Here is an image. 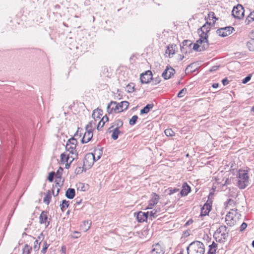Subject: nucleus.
I'll use <instances>...</instances> for the list:
<instances>
[{
  "label": "nucleus",
  "mask_w": 254,
  "mask_h": 254,
  "mask_svg": "<svg viewBox=\"0 0 254 254\" xmlns=\"http://www.w3.org/2000/svg\"><path fill=\"white\" fill-rule=\"evenodd\" d=\"M128 105L127 101H122L119 104L115 101H111L107 106V111L109 114H112L113 112L120 113L127 109Z\"/></svg>",
  "instance_id": "f257e3e1"
},
{
  "label": "nucleus",
  "mask_w": 254,
  "mask_h": 254,
  "mask_svg": "<svg viewBox=\"0 0 254 254\" xmlns=\"http://www.w3.org/2000/svg\"><path fill=\"white\" fill-rule=\"evenodd\" d=\"M241 214L236 208H230L225 217V222L229 226H234L239 221Z\"/></svg>",
  "instance_id": "f03ea898"
},
{
  "label": "nucleus",
  "mask_w": 254,
  "mask_h": 254,
  "mask_svg": "<svg viewBox=\"0 0 254 254\" xmlns=\"http://www.w3.org/2000/svg\"><path fill=\"white\" fill-rule=\"evenodd\" d=\"M204 245L200 241H194L187 247L188 254H204Z\"/></svg>",
  "instance_id": "7ed1b4c3"
},
{
  "label": "nucleus",
  "mask_w": 254,
  "mask_h": 254,
  "mask_svg": "<svg viewBox=\"0 0 254 254\" xmlns=\"http://www.w3.org/2000/svg\"><path fill=\"white\" fill-rule=\"evenodd\" d=\"M77 143V140L73 137L69 139L66 142L65 146L66 150V151L69 152L68 154H70L71 155L70 163H71L77 157L78 153L76 150Z\"/></svg>",
  "instance_id": "20e7f679"
},
{
  "label": "nucleus",
  "mask_w": 254,
  "mask_h": 254,
  "mask_svg": "<svg viewBox=\"0 0 254 254\" xmlns=\"http://www.w3.org/2000/svg\"><path fill=\"white\" fill-rule=\"evenodd\" d=\"M237 178V186L240 189H244L248 186L249 177L247 171L239 170Z\"/></svg>",
  "instance_id": "39448f33"
},
{
  "label": "nucleus",
  "mask_w": 254,
  "mask_h": 254,
  "mask_svg": "<svg viewBox=\"0 0 254 254\" xmlns=\"http://www.w3.org/2000/svg\"><path fill=\"white\" fill-rule=\"evenodd\" d=\"M214 237L217 242L225 241L228 237V230L226 226H220L215 232Z\"/></svg>",
  "instance_id": "423d86ee"
},
{
  "label": "nucleus",
  "mask_w": 254,
  "mask_h": 254,
  "mask_svg": "<svg viewBox=\"0 0 254 254\" xmlns=\"http://www.w3.org/2000/svg\"><path fill=\"white\" fill-rule=\"evenodd\" d=\"M209 46L208 39H206L205 37L201 38L200 37L196 43L194 44L193 49L196 51H204L208 48Z\"/></svg>",
  "instance_id": "0eeeda50"
},
{
  "label": "nucleus",
  "mask_w": 254,
  "mask_h": 254,
  "mask_svg": "<svg viewBox=\"0 0 254 254\" xmlns=\"http://www.w3.org/2000/svg\"><path fill=\"white\" fill-rule=\"evenodd\" d=\"M86 131L85 132L81 142L83 143H86L91 140L93 137L92 132V122H90L86 126Z\"/></svg>",
  "instance_id": "6e6552de"
},
{
  "label": "nucleus",
  "mask_w": 254,
  "mask_h": 254,
  "mask_svg": "<svg viewBox=\"0 0 254 254\" xmlns=\"http://www.w3.org/2000/svg\"><path fill=\"white\" fill-rule=\"evenodd\" d=\"M245 10L241 4H238L234 6L232 11V15L235 18L239 19H242L244 16Z\"/></svg>",
  "instance_id": "1a4fd4ad"
},
{
  "label": "nucleus",
  "mask_w": 254,
  "mask_h": 254,
  "mask_svg": "<svg viewBox=\"0 0 254 254\" xmlns=\"http://www.w3.org/2000/svg\"><path fill=\"white\" fill-rule=\"evenodd\" d=\"M210 25L211 22L207 21L205 24L198 29L197 32L200 37L203 38L205 37L206 39H207V33H208L210 30Z\"/></svg>",
  "instance_id": "9d476101"
},
{
  "label": "nucleus",
  "mask_w": 254,
  "mask_h": 254,
  "mask_svg": "<svg viewBox=\"0 0 254 254\" xmlns=\"http://www.w3.org/2000/svg\"><path fill=\"white\" fill-rule=\"evenodd\" d=\"M234 30V29L233 27L228 26L217 29L216 33L219 36L224 37L230 35Z\"/></svg>",
  "instance_id": "9b49d317"
},
{
  "label": "nucleus",
  "mask_w": 254,
  "mask_h": 254,
  "mask_svg": "<svg viewBox=\"0 0 254 254\" xmlns=\"http://www.w3.org/2000/svg\"><path fill=\"white\" fill-rule=\"evenodd\" d=\"M48 213L47 211H43L39 216V223L41 224H44L46 228L50 224L49 220L50 219H48Z\"/></svg>",
  "instance_id": "f8f14e48"
},
{
  "label": "nucleus",
  "mask_w": 254,
  "mask_h": 254,
  "mask_svg": "<svg viewBox=\"0 0 254 254\" xmlns=\"http://www.w3.org/2000/svg\"><path fill=\"white\" fill-rule=\"evenodd\" d=\"M152 78V72L147 70L145 73L140 75V80L142 83H148Z\"/></svg>",
  "instance_id": "ddd939ff"
},
{
  "label": "nucleus",
  "mask_w": 254,
  "mask_h": 254,
  "mask_svg": "<svg viewBox=\"0 0 254 254\" xmlns=\"http://www.w3.org/2000/svg\"><path fill=\"white\" fill-rule=\"evenodd\" d=\"M159 199V196L158 194L155 193L152 194L146 209H152L153 207L158 203Z\"/></svg>",
  "instance_id": "4468645a"
},
{
  "label": "nucleus",
  "mask_w": 254,
  "mask_h": 254,
  "mask_svg": "<svg viewBox=\"0 0 254 254\" xmlns=\"http://www.w3.org/2000/svg\"><path fill=\"white\" fill-rule=\"evenodd\" d=\"M175 70L172 67L167 66L165 70L163 72L162 76L164 79H168L170 78L175 73Z\"/></svg>",
  "instance_id": "2eb2a0df"
},
{
  "label": "nucleus",
  "mask_w": 254,
  "mask_h": 254,
  "mask_svg": "<svg viewBox=\"0 0 254 254\" xmlns=\"http://www.w3.org/2000/svg\"><path fill=\"white\" fill-rule=\"evenodd\" d=\"M149 212H144L142 211L139 212L136 216V219L139 222H143L146 221L148 217Z\"/></svg>",
  "instance_id": "dca6fc26"
},
{
  "label": "nucleus",
  "mask_w": 254,
  "mask_h": 254,
  "mask_svg": "<svg viewBox=\"0 0 254 254\" xmlns=\"http://www.w3.org/2000/svg\"><path fill=\"white\" fill-rule=\"evenodd\" d=\"M152 250L150 253V254H164V252L161 248V246L156 244L153 245Z\"/></svg>",
  "instance_id": "f3484780"
},
{
  "label": "nucleus",
  "mask_w": 254,
  "mask_h": 254,
  "mask_svg": "<svg viewBox=\"0 0 254 254\" xmlns=\"http://www.w3.org/2000/svg\"><path fill=\"white\" fill-rule=\"evenodd\" d=\"M211 209V206L208 203H205L201 209L200 216H203L208 214Z\"/></svg>",
  "instance_id": "a211bd4d"
},
{
  "label": "nucleus",
  "mask_w": 254,
  "mask_h": 254,
  "mask_svg": "<svg viewBox=\"0 0 254 254\" xmlns=\"http://www.w3.org/2000/svg\"><path fill=\"white\" fill-rule=\"evenodd\" d=\"M190 191V188L187 184L183 185L180 193L181 196H186Z\"/></svg>",
  "instance_id": "6ab92c4d"
},
{
  "label": "nucleus",
  "mask_w": 254,
  "mask_h": 254,
  "mask_svg": "<svg viewBox=\"0 0 254 254\" xmlns=\"http://www.w3.org/2000/svg\"><path fill=\"white\" fill-rule=\"evenodd\" d=\"M176 49V45H170L167 47V49L166 50V54L169 55V57L171 55H173L175 53Z\"/></svg>",
  "instance_id": "aec40b11"
},
{
  "label": "nucleus",
  "mask_w": 254,
  "mask_h": 254,
  "mask_svg": "<svg viewBox=\"0 0 254 254\" xmlns=\"http://www.w3.org/2000/svg\"><path fill=\"white\" fill-rule=\"evenodd\" d=\"M75 194V190L74 189L69 188L65 192V196L69 199H72Z\"/></svg>",
  "instance_id": "412c9836"
},
{
  "label": "nucleus",
  "mask_w": 254,
  "mask_h": 254,
  "mask_svg": "<svg viewBox=\"0 0 254 254\" xmlns=\"http://www.w3.org/2000/svg\"><path fill=\"white\" fill-rule=\"evenodd\" d=\"M71 160V155L70 154H66L65 153L61 155V161L62 163H68Z\"/></svg>",
  "instance_id": "4be33fe9"
},
{
  "label": "nucleus",
  "mask_w": 254,
  "mask_h": 254,
  "mask_svg": "<svg viewBox=\"0 0 254 254\" xmlns=\"http://www.w3.org/2000/svg\"><path fill=\"white\" fill-rule=\"evenodd\" d=\"M217 249V244L213 242L209 246L208 254H216V251Z\"/></svg>",
  "instance_id": "5701e85b"
},
{
  "label": "nucleus",
  "mask_w": 254,
  "mask_h": 254,
  "mask_svg": "<svg viewBox=\"0 0 254 254\" xmlns=\"http://www.w3.org/2000/svg\"><path fill=\"white\" fill-rule=\"evenodd\" d=\"M154 105L152 104H148L142 109L140 110V113L141 115L144 114H147L150 111V110L153 108Z\"/></svg>",
  "instance_id": "b1692460"
},
{
  "label": "nucleus",
  "mask_w": 254,
  "mask_h": 254,
  "mask_svg": "<svg viewBox=\"0 0 254 254\" xmlns=\"http://www.w3.org/2000/svg\"><path fill=\"white\" fill-rule=\"evenodd\" d=\"M121 133V131L119 129V127H116L113 130V133L112 134V138L114 140H116L118 138L119 134Z\"/></svg>",
  "instance_id": "393cba45"
},
{
  "label": "nucleus",
  "mask_w": 254,
  "mask_h": 254,
  "mask_svg": "<svg viewBox=\"0 0 254 254\" xmlns=\"http://www.w3.org/2000/svg\"><path fill=\"white\" fill-rule=\"evenodd\" d=\"M69 205V201H67L66 200H63L62 201V204H60V207L61 208V210L63 212H64L65 210L68 207Z\"/></svg>",
  "instance_id": "a878e982"
},
{
  "label": "nucleus",
  "mask_w": 254,
  "mask_h": 254,
  "mask_svg": "<svg viewBox=\"0 0 254 254\" xmlns=\"http://www.w3.org/2000/svg\"><path fill=\"white\" fill-rule=\"evenodd\" d=\"M102 110L101 109H97L95 110L92 114V117L95 118H100V116H102Z\"/></svg>",
  "instance_id": "bb28decb"
},
{
  "label": "nucleus",
  "mask_w": 254,
  "mask_h": 254,
  "mask_svg": "<svg viewBox=\"0 0 254 254\" xmlns=\"http://www.w3.org/2000/svg\"><path fill=\"white\" fill-rule=\"evenodd\" d=\"M51 196L50 194V190H48V192L46 193L45 196L43 198V201L45 203L48 205L50 203L51 201Z\"/></svg>",
  "instance_id": "cd10ccee"
},
{
  "label": "nucleus",
  "mask_w": 254,
  "mask_h": 254,
  "mask_svg": "<svg viewBox=\"0 0 254 254\" xmlns=\"http://www.w3.org/2000/svg\"><path fill=\"white\" fill-rule=\"evenodd\" d=\"M168 194L169 195H172L175 193L178 192L177 195H178V197H179V196H180V193L179 192V189L175 188H169L168 189Z\"/></svg>",
  "instance_id": "c85d7f7f"
},
{
  "label": "nucleus",
  "mask_w": 254,
  "mask_h": 254,
  "mask_svg": "<svg viewBox=\"0 0 254 254\" xmlns=\"http://www.w3.org/2000/svg\"><path fill=\"white\" fill-rule=\"evenodd\" d=\"M247 46L250 51H254V40H251L247 42Z\"/></svg>",
  "instance_id": "c756f323"
},
{
  "label": "nucleus",
  "mask_w": 254,
  "mask_h": 254,
  "mask_svg": "<svg viewBox=\"0 0 254 254\" xmlns=\"http://www.w3.org/2000/svg\"><path fill=\"white\" fill-rule=\"evenodd\" d=\"M127 90L129 93L133 92L134 91V86L133 83H130L127 86Z\"/></svg>",
  "instance_id": "7c9ffc66"
},
{
  "label": "nucleus",
  "mask_w": 254,
  "mask_h": 254,
  "mask_svg": "<svg viewBox=\"0 0 254 254\" xmlns=\"http://www.w3.org/2000/svg\"><path fill=\"white\" fill-rule=\"evenodd\" d=\"M164 132L167 136H173L175 135V132L171 128H167L165 129Z\"/></svg>",
  "instance_id": "2f4dec72"
},
{
  "label": "nucleus",
  "mask_w": 254,
  "mask_h": 254,
  "mask_svg": "<svg viewBox=\"0 0 254 254\" xmlns=\"http://www.w3.org/2000/svg\"><path fill=\"white\" fill-rule=\"evenodd\" d=\"M94 154L97 157L96 160H98L102 154V150L100 149H96Z\"/></svg>",
  "instance_id": "473e14b6"
},
{
  "label": "nucleus",
  "mask_w": 254,
  "mask_h": 254,
  "mask_svg": "<svg viewBox=\"0 0 254 254\" xmlns=\"http://www.w3.org/2000/svg\"><path fill=\"white\" fill-rule=\"evenodd\" d=\"M32 248L31 247L28 246L27 244L25 245L23 250L24 254H29Z\"/></svg>",
  "instance_id": "72a5a7b5"
},
{
  "label": "nucleus",
  "mask_w": 254,
  "mask_h": 254,
  "mask_svg": "<svg viewBox=\"0 0 254 254\" xmlns=\"http://www.w3.org/2000/svg\"><path fill=\"white\" fill-rule=\"evenodd\" d=\"M138 119V117L136 115H134L130 119L129 124L130 125L132 126L136 124V121Z\"/></svg>",
  "instance_id": "f704fd0d"
},
{
  "label": "nucleus",
  "mask_w": 254,
  "mask_h": 254,
  "mask_svg": "<svg viewBox=\"0 0 254 254\" xmlns=\"http://www.w3.org/2000/svg\"><path fill=\"white\" fill-rule=\"evenodd\" d=\"M247 20L248 21V23H250L251 21L254 20V10L249 14L248 17L247 18Z\"/></svg>",
  "instance_id": "c9c22d12"
},
{
  "label": "nucleus",
  "mask_w": 254,
  "mask_h": 254,
  "mask_svg": "<svg viewBox=\"0 0 254 254\" xmlns=\"http://www.w3.org/2000/svg\"><path fill=\"white\" fill-rule=\"evenodd\" d=\"M41 244V242H39L38 240H36L33 246V249L35 251H38L40 248V245Z\"/></svg>",
  "instance_id": "e433bc0d"
},
{
  "label": "nucleus",
  "mask_w": 254,
  "mask_h": 254,
  "mask_svg": "<svg viewBox=\"0 0 254 254\" xmlns=\"http://www.w3.org/2000/svg\"><path fill=\"white\" fill-rule=\"evenodd\" d=\"M187 92V89L186 88H184L182 89L178 94V97L181 98L185 96V95L186 94Z\"/></svg>",
  "instance_id": "4c0bfd02"
},
{
  "label": "nucleus",
  "mask_w": 254,
  "mask_h": 254,
  "mask_svg": "<svg viewBox=\"0 0 254 254\" xmlns=\"http://www.w3.org/2000/svg\"><path fill=\"white\" fill-rule=\"evenodd\" d=\"M157 216V215H156L155 212H154V210H152L150 212H149L148 217L149 219L152 220L153 218H155Z\"/></svg>",
  "instance_id": "58836bf2"
},
{
  "label": "nucleus",
  "mask_w": 254,
  "mask_h": 254,
  "mask_svg": "<svg viewBox=\"0 0 254 254\" xmlns=\"http://www.w3.org/2000/svg\"><path fill=\"white\" fill-rule=\"evenodd\" d=\"M104 119H102L98 123V125L97 127V129L99 130L101 129V128L104 126L105 124V122H103Z\"/></svg>",
  "instance_id": "ea45409f"
},
{
  "label": "nucleus",
  "mask_w": 254,
  "mask_h": 254,
  "mask_svg": "<svg viewBox=\"0 0 254 254\" xmlns=\"http://www.w3.org/2000/svg\"><path fill=\"white\" fill-rule=\"evenodd\" d=\"M54 176H55V172H52L50 173L49 174L48 177V180L51 182H52L54 180Z\"/></svg>",
  "instance_id": "a19ab883"
},
{
  "label": "nucleus",
  "mask_w": 254,
  "mask_h": 254,
  "mask_svg": "<svg viewBox=\"0 0 254 254\" xmlns=\"http://www.w3.org/2000/svg\"><path fill=\"white\" fill-rule=\"evenodd\" d=\"M247 227V224L245 222H243L241 224V225L240 227V230L241 231H243L246 229Z\"/></svg>",
  "instance_id": "79ce46f5"
},
{
  "label": "nucleus",
  "mask_w": 254,
  "mask_h": 254,
  "mask_svg": "<svg viewBox=\"0 0 254 254\" xmlns=\"http://www.w3.org/2000/svg\"><path fill=\"white\" fill-rule=\"evenodd\" d=\"M80 188V190L82 191H85L86 190V187L82 183H79L78 184V188Z\"/></svg>",
  "instance_id": "37998d69"
},
{
  "label": "nucleus",
  "mask_w": 254,
  "mask_h": 254,
  "mask_svg": "<svg viewBox=\"0 0 254 254\" xmlns=\"http://www.w3.org/2000/svg\"><path fill=\"white\" fill-rule=\"evenodd\" d=\"M208 16L209 18L211 17L212 19H215V20H217V18L215 16L214 13L212 11H210L208 13Z\"/></svg>",
  "instance_id": "c03bdc74"
},
{
  "label": "nucleus",
  "mask_w": 254,
  "mask_h": 254,
  "mask_svg": "<svg viewBox=\"0 0 254 254\" xmlns=\"http://www.w3.org/2000/svg\"><path fill=\"white\" fill-rule=\"evenodd\" d=\"M251 76L250 75L249 76H247V77H246L243 80V83H247L248 81H249L251 79Z\"/></svg>",
  "instance_id": "a18cd8bd"
},
{
  "label": "nucleus",
  "mask_w": 254,
  "mask_h": 254,
  "mask_svg": "<svg viewBox=\"0 0 254 254\" xmlns=\"http://www.w3.org/2000/svg\"><path fill=\"white\" fill-rule=\"evenodd\" d=\"M232 204H234V200L231 199H230L228 201V203H227V204L226 205V207L227 208H229V206L232 205Z\"/></svg>",
  "instance_id": "49530a36"
},
{
  "label": "nucleus",
  "mask_w": 254,
  "mask_h": 254,
  "mask_svg": "<svg viewBox=\"0 0 254 254\" xmlns=\"http://www.w3.org/2000/svg\"><path fill=\"white\" fill-rule=\"evenodd\" d=\"M222 82L224 86H226L229 83V81L227 78H224L222 79Z\"/></svg>",
  "instance_id": "de8ad7c7"
},
{
  "label": "nucleus",
  "mask_w": 254,
  "mask_h": 254,
  "mask_svg": "<svg viewBox=\"0 0 254 254\" xmlns=\"http://www.w3.org/2000/svg\"><path fill=\"white\" fill-rule=\"evenodd\" d=\"M117 125L118 126L117 127H119V128L120 127H122L123 126V122L121 120H118L117 121Z\"/></svg>",
  "instance_id": "09e8293b"
},
{
  "label": "nucleus",
  "mask_w": 254,
  "mask_h": 254,
  "mask_svg": "<svg viewBox=\"0 0 254 254\" xmlns=\"http://www.w3.org/2000/svg\"><path fill=\"white\" fill-rule=\"evenodd\" d=\"M47 248H48V246H47V244L45 243V246L43 248V249L41 251V252L43 254H45L46 252Z\"/></svg>",
  "instance_id": "8fccbe9b"
},
{
  "label": "nucleus",
  "mask_w": 254,
  "mask_h": 254,
  "mask_svg": "<svg viewBox=\"0 0 254 254\" xmlns=\"http://www.w3.org/2000/svg\"><path fill=\"white\" fill-rule=\"evenodd\" d=\"M188 43H189V45H191V43H190V41H189V40H184L182 44H183V46H184L187 45L188 44Z\"/></svg>",
  "instance_id": "3c124183"
},
{
  "label": "nucleus",
  "mask_w": 254,
  "mask_h": 254,
  "mask_svg": "<svg viewBox=\"0 0 254 254\" xmlns=\"http://www.w3.org/2000/svg\"><path fill=\"white\" fill-rule=\"evenodd\" d=\"M74 234H75V236H73L74 238H77L80 237V233L77 231H74Z\"/></svg>",
  "instance_id": "603ef678"
},
{
  "label": "nucleus",
  "mask_w": 254,
  "mask_h": 254,
  "mask_svg": "<svg viewBox=\"0 0 254 254\" xmlns=\"http://www.w3.org/2000/svg\"><path fill=\"white\" fill-rule=\"evenodd\" d=\"M59 191H60V189L59 188H57V193H55V191H54V190H53V194L54 196L58 195V194H59Z\"/></svg>",
  "instance_id": "864d4df0"
},
{
  "label": "nucleus",
  "mask_w": 254,
  "mask_h": 254,
  "mask_svg": "<svg viewBox=\"0 0 254 254\" xmlns=\"http://www.w3.org/2000/svg\"><path fill=\"white\" fill-rule=\"evenodd\" d=\"M219 86V84L217 83H214L212 84V87L214 88H217Z\"/></svg>",
  "instance_id": "5fc2aeb1"
},
{
  "label": "nucleus",
  "mask_w": 254,
  "mask_h": 254,
  "mask_svg": "<svg viewBox=\"0 0 254 254\" xmlns=\"http://www.w3.org/2000/svg\"><path fill=\"white\" fill-rule=\"evenodd\" d=\"M91 156L93 158L94 161H97L96 160L97 157L95 156V154H94V153H92Z\"/></svg>",
  "instance_id": "6e6d98bb"
},
{
  "label": "nucleus",
  "mask_w": 254,
  "mask_h": 254,
  "mask_svg": "<svg viewBox=\"0 0 254 254\" xmlns=\"http://www.w3.org/2000/svg\"><path fill=\"white\" fill-rule=\"evenodd\" d=\"M250 36L251 38L252 39V40H254V31L251 32Z\"/></svg>",
  "instance_id": "4d7b16f0"
},
{
  "label": "nucleus",
  "mask_w": 254,
  "mask_h": 254,
  "mask_svg": "<svg viewBox=\"0 0 254 254\" xmlns=\"http://www.w3.org/2000/svg\"><path fill=\"white\" fill-rule=\"evenodd\" d=\"M70 160L68 161V163H67L66 164H65V168L66 169H68L69 166H70V164H71V163H70Z\"/></svg>",
  "instance_id": "13d9d810"
},
{
  "label": "nucleus",
  "mask_w": 254,
  "mask_h": 254,
  "mask_svg": "<svg viewBox=\"0 0 254 254\" xmlns=\"http://www.w3.org/2000/svg\"><path fill=\"white\" fill-rule=\"evenodd\" d=\"M184 57L181 55H179V60L182 61L184 59Z\"/></svg>",
  "instance_id": "bf43d9fd"
},
{
  "label": "nucleus",
  "mask_w": 254,
  "mask_h": 254,
  "mask_svg": "<svg viewBox=\"0 0 254 254\" xmlns=\"http://www.w3.org/2000/svg\"><path fill=\"white\" fill-rule=\"evenodd\" d=\"M81 202V199H79V200H76V203L75 204V205H78V204H79Z\"/></svg>",
  "instance_id": "052dcab7"
},
{
  "label": "nucleus",
  "mask_w": 254,
  "mask_h": 254,
  "mask_svg": "<svg viewBox=\"0 0 254 254\" xmlns=\"http://www.w3.org/2000/svg\"><path fill=\"white\" fill-rule=\"evenodd\" d=\"M42 238H43V234H42V233H41V235L38 237V239L37 240L39 241V240H41V239Z\"/></svg>",
  "instance_id": "680f3d73"
},
{
  "label": "nucleus",
  "mask_w": 254,
  "mask_h": 254,
  "mask_svg": "<svg viewBox=\"0 0 254 254\" xmlns=\"http://www.w3.org/2000/svg\"><path fill=\"white\" fill-rule=\"evenodd\" d=\"M62 251L63 253H64V254L65 253V247H64V246L62 247Z\"/></svg>",
  "instance_id": "e2e57ef3"
},
{
  "label": "nucleus",
  "mask_w": 254,
  "mask_h": 254,
  "mask_svg": "<svg viewBox=\"0 0 254 254\" xmlns=\"http://www.w3.org/2000/svg\"><path fill=\"white\" fill-rule=\"evenodd\" d=\"M80 170H81V168L80 167H79L78 168H76V170H75V171L77 173H79V172L80 171Z\"/></svg>",
  "instance_id": "0e129e2a"
},
{
  "label": "nucleus",
  "mask_w": 254,
  "mask_h": 254,
  "mask_svg": "<svg viewBox=\"0 0 254 254\" xmlns=\"http://www.w3.org/2000/svg\"><path fill=\"white\" fill-rule=\"evenodd\" d=\"M102 119H104V120H105L106 122H107L108 121V118L107 116L103 117Z\"/></svg>",
  "instance_id": "69168bd1"
},
{
  "label": "nucleus",
  "mask_w": 254,
  "mask_h": 254,
  "mask_svg": "<svg viewBox=\"0 0 254 254\" xmlns=\"http://www.w3.org/2000/svg\"><path fill=\"white\" fill-rule=\"evenodd\" d=\"M154 210V212H155L156 213V215H157V212H158V211L156 209V210Z\"/></svg>",
  "instance_id": "338daca9"
},
{
  "label": "nucleus",
  "mask_w": 254,
  "mask_h": 254,
  "mask_svg": "<svg viewBox=\"0 0 254 254\" xmlns=\"http://www.w3.org/2000/svg\"><path fill=\"white\" fill-rule=\"evenodd\" d=\"M251 111L252 112H254V107H253L252 109H251Z\"/></svg>",
  "instance_id": "774afa93"
}]
</instances>
